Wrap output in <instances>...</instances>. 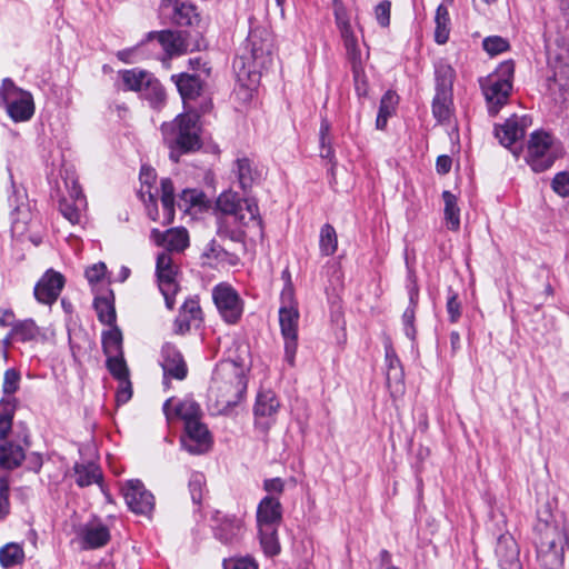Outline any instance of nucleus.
I'll list each match as a JSON object with an SVG mask.
<instances>
[{"instance_id": "obj_1", "label": "nucleus", "mask_w": 569, "mask_h": 569, "mask_svg": "<svg viewBox=\"0 0 569 569\" xmlns=\"http://www.w3.org/2000/svg\"><path fill=\"white\" fill-rule=\"evenodd\" d=\"M160 131L162 141L169 149V158L176 163L182 154L194 152L202 146L201 127L197 113H180L171 121L163 122Z\"/></svg>"}, {"instance_id": "obj_2", "label": "nucleus", "mask_w": 569, "mask_h": 569, "mask_svg": "<svg viewBox=\"0 0 569 569\" xmlns=\"http://www.w3.org/2000/svg\"><path fill=\"white\" fill-rule=\"evenodd\" d=\"M537 561L541 569H560L565 559L567 535L557 522L538 520L533 537Z\"/></svg>"}, {"instance_id": "obj_3", "label": "nucleus", "mask_w": 569, "mask_h": 569, "mask_svg": "<svg viewBox=\"0 0 569 569\" xmlns=\"http://www.w3.org/2000/svg\"><path fill=\"white\" fill-rule=\"evenodd\" d=\"M513 73L515 64L511 60H508L500 63L493 73L480 81L488 111L491 116H496L508 102L512 90Z\"/></svg>"}, {"instance_id": "obj_4", "label": "nucleus", "mask_w": 569, "mask_h": 569, "mask_svg": "<svg viewBox=\"0 0 569 569\" xmlns=\"http://www.w3.org/2000/svg\"><path fill=\"white\" fill-rule=\"evenodd\" d=\"M147 39H157L169 57L198 51L206 46L204 39L200 32L193 33L191 31H151L148 33Z\"/></svg>"}, {"instance_id": "obj_5", "label": "nucleus", "mask_w": 569, "mask_h": 569, "mask_svg": "<svg viewBox=\"0 0 569 569\" xmlns=\"http://www.w3.org/2000/svg\"><path fill=\"white\" fill-rule=\"evenodd\" d=\"M0 100L3 102L7 113L14 122L27 121L34 113L32 94L18 88L10 78L2 80Z\"/></svg>"}, {"instance_id": "obj_6", "label": "nucleus", "mask_w": 569, "mask_h": 569, "mask_svg": "<svg viewBox=\"0 0 569 569\" xmlns=\"http://www.w3.org/2000/svg\"><path fill=\"white\" fill-rule=\"evenodd\" d=\"M212 299L227 323L234 325L240 320L243 312V302L230 284H217L212 290Z\"/></svg>"}, {"instance_id": "obj_7", "label": "nucleus", "mask_w": 569, "mask_h": 569, "mask_svg": "<svg viewBox=\"0 0 569 569\" xmlns=\"http://www.w3.org/2000/svg\"><path fill=\"white\" fill-rule=\"evenodd\" d=\"M551 143L549 133L543 131L531 133L526 159L533 171L542 172L552 166L555 157L550 151Z\"/></svg>"}, {"instance_id": "obj_8", "label": "nucleus", "mask_w": 569, "mask_h": 569, "mask_svg": "<svg viewBox=\"0 0 569 569\" xmlns=\"http://www.w3.org/2000/svg\"><path fill=\"white\" fill-rule=\"evenodd\" d=\"M300 313L298 308H279V325L284 342V359L293 367L298 349V329Z\"/></svg>"}, {"instance_id": "obj_9", "label": "nucleus", "mask_w": 569, "mask_h": 569, "mask_svg": "<svg viewBox=\"0 0 569 569\" xmlns=\"http://www.w3.org/2000/svg\"><path fill=\"white\" fill-rule=\"evenodd\" d=\"M156 270L159 288L164 297L166 306L169 309H173L174 296L178 291V284L176 282L177 267L173 264L169 252H161L158 256Z\"/></svg>"}, {"instance_id": "obj_10", "label": "nucleus", "mask_w": 569, "mask_h": 569, "mask_svg": "<svg viewBox=\"0 0 569 569\" xmlns=\"http://www.w3.org/2000/svg\"><path fill=\"white\" fill-rule=\"evenodd\" d=\"M212 520L214 536L223 543L237 542L244 532V521L236 515L217 510L212 515Z\"/></svg>"}, {"instance_id": "obj_11", "label": "nucleus", "mask_w": 569, "mask_h": 569, "mask_svg": "<svg viewBox=\"0 0 569 569\" xmlns=\"http://www.w3.org/2000/svg\"><path fill=\"white\" fill-rule=\"evenodd\" d=\"M247 48L250 50L253 68H264L270 62L272 42L264 29H253L247 38Z\"/></svg>"}, {"instance_id": "obj_12", "label": "nucleus", "mask_w": 569, "mask_h": 569, "mask_svg": "<svg viewBox=\"0 0 569 569\" xmlns=\"http://www.w3.org/2000/svg\"><path fill=\"white\" fill-rule=\"evenodd\" d=\"M124 500L131 511L148 515L152 511L154 499L140 480H130L123 488Z\"/></svg>"}, {"instance_id": "obj_13", "label": "nucleus", "mask_w": 569, "mask_h": 569, "mask_svg": "<svg viewBox=\"0 0 569 569\" xmlns=\"http://www.w3.org/2000/svg\"><path fill=\"white\" fill-rule=\"evenodd\" d=\"M184 436L182 437L183 448L192 455H201L207 452L212 445L211 435L204 423L201 421L189 422L184 428Z\"/></svg>"}, {"instance_id": "obj_14", "label": "nucleus", "mask_w": 569, "mask_h": 569, "mask_svg": "<svg viewBox=\"0 0 569 569\" xmlns=\"http://www.w3.org/2000/svg\"><path fill=\"white\" fill-rule=\"evenodd\" d=\"M161 367L163 370L164 383L169 386L170 378L177 380L186 379L188 367L181 352L172 345H166L162 348Z\"/></svg>"}, {"instance_id": "obj_15", "label": "nucleus", "mask_w": 569, "mask_h": 569, "mask_svg": "<svg viewBox=\"0 0 569 569\" xmlns=\"http://www.w3.org/2000/svg\"><path fill=\"white\" fill-rule=\"evenodd\" d=\"M64 286V278L61 273L48 270L34 287L36 299L46 305L53 303Z\"/></svg>"}, {"instance_id": "obj_16", "label": "nucleus", "mask_w": 569, "mask_h": 569, "mask_svg": "<svg viewBox=\"0 0 569 569\" xmlns=\"http://www.w3.org/2000/svg\"><path fill=\"white\" fill-rule=\"evenodd\" d=\"M203 321L202 310L197 299H187L174 320V332L186 335L191 328H199Z\"/></svg>"}, {"instance_id": "obj_17", "label": "nucleus", "mask_w": 569, "mask_h": 569, "mask_svg": "<svg viewBox=\"0 0 569 569\" xmlns=\"http://www.w3.org/2000/svg\"><path fill=\"white\" fill-rule=\"evenodd\" d=\"M282 521V506L274 496H266L257 508L258 527L279 528Z\"/></svg>"}, {"instance_id": "obj_18", "label": "nucleus", "mask_w": 569, "mask_h": 569, "mask_svg": "<svg viewBox=\"0 0 569 569\" xmlns=\"http://www.w3.org/2000/svg\"><path fill=\"white\" fill-rule=\"evenodd\" d=\"M530 120L528 117L512 116L502 126L496 128V137L500 143L510 147L519 139H522Z\"/></svg>"}, {"instance_id": "obj_19", "label": "nucleus", "mask_w": 569, "mask_h": 569, "mask_svg": "<svg viewBox=\"0 0 569 569\" xmlns=\"http://www.w3.org/2000/svg\"><path fill=\"white\" fill-rule=\"evenodd\" d=\"M151 238L157 246L164 247L168 251L181 252L189 246V234L184 228H172L166 232L153 229Z\"/></svg>"}, {"instance_id": "obj_20", "label": "nucleus", "mask_w": 569, "mask_h": 569, "mask_svg": "<svg viewBox=\"0 0 569 569\" xmlns=\"http://www.w3.org/2000/svg\"><path fill=\"white\" fill-rule=\"evenodd\" d=\"M496 555L501 569H522L519 548L511 536L501 535L498 538Z\"/></svg>"}, {"instance_id": "obj_21", "label": "nucleus", "mask_w": 569, "mask_h": 569, "mask_svg": "<svg viewBox=\"0 0 569 569\" xmlns=\"http://www.w3.org/2000/svg\"><path fill=\"white\" fill-rule=\"evenodd\" d=\"M240 227L252 229L258 233H262V220L259 214V208L254 199H242V203L233 216Z\"/></svg>"}, {"instance_id": "obj_22", "label": "nucleus", "mask_w": 569, "mask_h": 569, "mask_svg": "<svg viewBox=\"0 0 569 569\" xmlns=\"http://www.w3.org/2000/svg\"><path fill=\"white\" fill-rule=\"evenodd\" d=\"M163 412L167 419L178 417L184 422V428L188 427L189 422H198L201 418L200 406L193 400H183L178 403L173 410H171V399H168L163 405Z\"/></svg>"}, {"instance_id": "obj_23", "label": "nucleus", "mask_w": 569, "mask_h": 569, "mask_svg": "<svg viewBox=\"0 0 569 569\" xmlns=\"http://www.w3.org/2000/svg\"><path fill=\"white\" fill-rule=\"evenodd\" d=\"M234 171L243 191L250 190L262 178V171L246 157L236 160Z\"/></svg>"}, {"instance_id": "obj_24", "label": "nucleus", "mask_w": 569, "mask_h": 569, "mask_svg": "<svg viewBox=\"0 0 569 569\" xmlns=\"http://www.w3.org/2000/svg\"><path fill=\"white\" fill-rule=\"evenodd\" d=\"M171 79L176 83L184 103L198 98L202 91V81L199 76L182 72L173 74Z\"/></svg>"}, {"instance_id": "obj_25", "label": "nucleus", "mask_w": 569, "mask_h": 569, "mask_svg": "<svg viewBox=\"0 0 569 569\" xmlns=\"http://www.w3.org/2000/svg\"><path fill=\"white\" fill-rule=\"evenodd\" d=\"M84 203V198L80 189L76 186L71 192V199L62 198L59 202V210L61 214L72 224H77L81 220V206Z\"/></svg>"}, {"instance_id": "obj_26", "label": "nucleus", "mask_w": 569, "mask_h": 569, "mask_svg": "<svg viewBox=\"0 0 569 569\" xmlns=\"http://www.w3.org/2000/svg\"><path fill=\"white\" fill-rule=\"evenodd\" d=\"M172 22L180 27H192L200 22V16L197 12V8L189 1L174 2Z\"/></svg>"}, {"instance_id": "obj_27", "label": "nucleus", "mask_w": 569, "mask_h": 569, "mask_svg": "<svg viewBox=\"0 0 569 569\" xmlns=\"http://www.w3.org/2000/svg\"><path fill=\"white\" fill-rule=\"evenodd\" d=\"M24 458V450L20 445L13 442L0 445V469H16L22 463Z\"/></svg>"}, {"instance_id": "obj_28", "label": "nucleus", "mask_w": 569, "mask_h": 569, "mask_svg": "<svg viewBox=\"0 0 569 569\" xmlns=\"http://www.w3.org/2000/svg\"><path fill=\"white\" fill-rule=\"evenodd\" d=\"M83 543L86 548L97 549L103 547L110 540V532L107 526L87 525L83 529Z\"/></svg>"}, {"instance_id": "obj_29", "label": "nucleus", "mask_w": 569, "mask_h": 569, "mask_svg": "<svg viewBox=\"0 0 569 569\" xmlns=\"http://www.w3.org/2000/svg\"><path fill=\"white\" fill-rule=\"evenodd\" d=\"M161 186V204L163 211V218L161 222L163 224H170L174 219V187L169 178H164L160 182Z\"/></svg>"}, {"instance_id": "obj_30", "label": "nucleus", "mask_w": 569, "mask_h": 569, "mask_svg": "<svg viewBox=\"0 0 569 569\" xmlns=\"http://www.w3.org/2000/svg\"><path fill=\"white\" fill-rule=\"evenodd\" d=\"M76 482L79 487H87L92 483H99L102 480L100 468L93 463H77L74 466Z\"/></svg>"}, {"instance_id": "obj_31", "label": "nucleus", "mask_w": 569, "mask_h": 569, "mask_svg": "<svg viewBox=\"0 0 569 569\" xmlns=\"http://www.w3.org/2000/svg\"><path fill=\"white\" fill-rule=\"evenodd\" d=\"M259 540L263 552L269 556H276L280 552V543L278 539V528L276 527H258Z\"/></svg>"}, {"instance_id": "obj_32", "label": "nucleus", "mask_w": 569, "mask_h": 569, "mask_svg": "<svg viewBox=\"0 0 569 569\" xmlns=\"http://www.w3.org/2000/svg\"><path fill=\"white\" fill-rule=\"evenodd\" d=\"M445 202V219L451 230H458L460 227V210L457 204V197L448 190L442 192Z\"/></svg>"}, {"instance_id": "obj_33", "label": "nucleus", "mask_w": 569, "mask_h": 569, "mask_svg": "<svg viewBox=\"0 0 569 569\" xmlns=\"http://www.w3.org/2000/svg\"><path fill=\"white\" fill-rule=\"evenodd\" d=\"M151 77V73L139 69L124 70L121 72V78L126 88L132 91L142 92Z\"/></svg>"}, {"instance_id": "obj_34", "label": "nucleus", "mask_w": 569, "mask_h": 569, "mask_svg": "<svg viewBox=\"0 0 569 569\" xmlns=\"http://www.w3.org/2000/svg\"><path fill=\"white\" fill-rule=\"evenodd\" d=\"M102 348L107 357L123 355L122 333L118 327H113L102 335Z\"/></svg>"}, {"instance_id": "obj_35", "label": "nucleus", "mask_w": 569, "mask_h": 569, "mask_svg": "<svg viewBox=\"0 0 569 569\" xmlns=\"http://www.w3.org/2000/svg\"><path fill=\"white\" fill-rule=\"evenodd\" d=\"M23 559V549L18 543L10 542L0 549V563L6 569L22 563Z\"/></svg>"}, {"instance_id": "obj_36", "label": "nucleus", "mask_w": 569, "mask_h": 569, "mask_svg": "<svg viewBox=\"0 0 569 569\" xmlns=\"http://www.w3.org/2000/svg\"><path fill=\"white\" fill-rule=\"evenodd\" d=\"M11 335H14L16 339L27 342L37 340L41 336V330L33 320L27 319L14 323Z\"/></svg>"}, {"instance_id": "obj_37", "label": "nucleus", "mask_w": 569, "mask_h": 569, "mask_svg": "<svg viewBox=\"0 0 569 569\" xmlns=\"http://www.w3.org/2000/svg\"><path fill=\"white\" fill-rule=\"evenodd\" d=\"M143 97L150 102L151 107L159 109L166 101V91L160 81L153 77L147 82L144 90L142 91Z\"/></svg>"}, {"instance_id": "obj_38", "label": "nucleus", "mask_w": 569, "mask_h": 569, "mask_svg": "<svg viewBox=\"0 0 569 569\" xmlns=\"http://www.w3.org/2000/svg\"><path fill=\"white\" fill-rule=\"evenodd\" d=\"M279 408V401L270 390L260 392L254 405L257 416L267 417L274 413Z\"/></svg>"}, {"instance_id": "obj_39", "label": "nucleus", "mask_w": 569, "mask_h": 569, "mask_svg": "<svg viewBox=\"0 0 569 569\" xmlns=\"http://www.w3.org/2000/svg\"><path fill=\"white\" fill-rule=\"evenodd\" d=\"M100 322L112 326L116 322L113 301L108 297H98L93 302Z\"/></svg>"}, {"instance_id": "obj_40", "label": "nucleus", "mask_w": 569, "mask_h": 569, "mask_svg": "<svg viewBox=\"0 0 569 569\" xmlns=\"http://www.w3.org/2000/svg\"><path fill=\"white\" fill-rule=\"evenodd\" d=\"M436 90L437 91H452V83L455 79L453 68L446 63L439 62L436 66Z\"/></svg>"}, {"instance_id": "obj_41", "label": "nucleus", "mask_w": 569, "mask_h": 569, "mask_svg": "<svg viewBox=\"0 0 569 569\" xmlns=\"http://www.w3.org/2000/svg\"><path fill=\"white\" fill-rule=\"evenodd\" d=\"M319 247L323 256H332L337 251L338 238L335 228L326 223L320 230Z\"/></svg>"}, {"instance_id": "obj_42", "label": "nucleus", "mask_w": 569, "mask_h": 569, "mask_svg": "<svg viewBox=\"0 0 569 569\" xmlns=\"http://www.w3.org/2000/svg\"><path fill=\"white\" fill-rule=\"evenodd\" d=\"M451 92L437 91L432 101L433 116L439 121H445L450 117Z\"/></svg>"}, {"instance_id": "obj_43", "label": "nucleus", "mask_w": 569, "mask_h": 569, "mask_svg": "<svg viewBox=\"0 0 569 569\" xmlns=\"http://www.w3.org/2000/svg\"><path fill=\"white\" fill-rule=\"evenodd\" d=\"M436 31H435V40L439 44H443L448 41L449 38V16L448 10L445 6L440 4L436 11Z\"/></svg>"}, {"instance_id": "obj_44", "label": "nucleus", "mask_w": 569, "mask_h": 569, "mask_svg": "<svg viewBox=\"0 0 569 569\" xmlns=\"http://www.w3.org/2000/svg\"><path fill=\"white\" fill-rule=\"evenodd\" d=\"M242 203V199L232 191L222 192L217 199V209L227 216L233 217Z\"/></svg>"}, {"instance_id": "obj_45", "label": "nucleus", "mask_w": 569, "mask_h": 569, "mask_svg": "<svg viewBox=\"0 0 569 569\" xmlns=\"http://www.w3.org/2000/svg\"><path fill=\"white\" fill-rule=\"evenodd\" d=\"M14 405L10 401H0V440L4 439L12 428Z\"/></svg>"}, {"instance_id": "obj_46", "label": "nucleus", "mask_w": 569, "mask_h": 569, "mask_svg": "<svg viewBox=\"0 0 569 569\" xmlns=\"http://www.w3.org/2000/svg\"><path fill=\"white\" fill-rule=\"evenodd\" d=\"M106 365L111 376L118 381L129 378V369L123 355L107 357Z\"/></svg>"}, {"instance_id": "obj_47", "label": "nucleus", "mask_w": 569, "mask_h": 569, "mask_svg": "<svg viewBox=\"0 0 569 569\" xmlns=\"http://www.w3.org/2000/svg\"><path fill=\"white\" fill-rule=\"evenodd\" d=\"M189 491L193 503L200 505L206 491V478L201 472H193L189 479Z\"/></svg>"}, {"instance_id": "obj_48", "label": "nucleus", "mask_w": 569, "mask_h": 569, "mask_svg": "<svg viewBox=\"0 0 569 569\" xmlns=\"http://www.w3.org/2000/svg\"><path fill=\"white\" fill-rule=\"evenodd\" d=\"M403 370L402 368H393L392 370H387L386 381L387 387L389 388L392 396L402 395L405 391L403 385Z\"/></svg>"}, {"instance_id": "obj_49", "label": "nucleus", "mask_w": 569, "mask_h": 569, "mask_svg": "<svg viewBox=\"0 0 569 569\" xmlns=\"http://www.w3.org/2000/svg\"><path fill=\"white\" fill-rule=\"evenodd\" d=\"M204 194L194 189L183 190L180 194V200L178 207L184 211H188L189 208L201 206L203 203Z\"/></svg>"}, {"instance_id": "obj_50", "label": "nucleus", "mask_w": 569, "mask_h": 569, "mask_svg": "<svg viewBox=\"0 0 569 569\" xmlns=\"http://www.w3.org/2000/svg\"><path fill=\"white\" fill-rule=\"evenodd\" d=\"M483 49L491 56L499 54L509 48V43L506 39L495 36L488 37L482 42Z\"/></svg>"}, {"instance_id": "obj_51", "label": "nucleus", "mask_w": 569, "mask_h": 569, "mask_svg": "<svg viewBox=\"0 0 569 569\" xmlns=\"http://www.w3.org/2000/svg\"><path fill=\"white\" fill-rule=\"evenodd\" d=\"M9 512V480L7 477L0 476V520L4 519Z\"/></svg>"}, {"instance_id": "obj_52", "label": "nucleus", "mask_w": 569, "mask_h": 569, "mask_svg": "<svg viewBox=\"0 0 569 569\" xmlns=\"http://www.w3.org/2000/svg\"><path fill=\"white\" fill-rule=\"evenodd\" d=\"M284 276L288 277V281H287V284L284 286L283 290L281 291V296H280L281 306H280V308H286V309H289L290 307L291 308H298L296 299H295V290H293V287L291 284V282H290V279H289V273L287 271H284L283 272V277Z\"/></svg>"}, {"instance_id": "obj_53", "label": "nucleus", "mask_w": 569, "mask_h": 569, "mask_svg": "<svg viewBox=\"0 0 569 569\" xmlns=\"http://www.w3.org/2000/svg\"><path fill=\"white\" fill-rule=\"evenodd\" d=\"M19 381L20 373L14 369H8L3 377V392L8 395L16 392L19 388Z\"/></svg>"}, {"instance_id": "obj_54", "label": "nucleus", "mask_w": 569, "mask_h": 569, "mask_svg": "<svg viewBox=\"0 0 569 569\" xmlns=\"http://www.w3.org/2000/svg\"><path fill=\"white\" fill-rule=\"evenodd\" d=\"M398 103V96L393 91H387L380 101L379 112L382 114L391 116Z\"/></svg>"}, {"instance_id": "obj_55", "label": "nucleus", "mask_w": 569, "mask_h": 569, "mask_svg": "<svg viewBox=\"0 0 569 569\" xmlns=\"http://www.w3.org/2000/svg\"><path fill=\"white\" fill-rule=\"evenodd\" d=\"M390 10L391 2L388 0H383L376 6L375 14L378 23L386 28L390 24Z\"/></svg>"}, {"instance_id": "obj_56", "label": "nucleus", "mask_w": 569, "mask_h": 569, "mask_svg": "<svg viewBox=\"0 0 569 569\" xmlns=\"http://www.w3.org/2000/svg\"><path fill=\"white\" fill-rule=\"evenodd\" d=\"M223 569H258L257 562L250 557L223 561Z\"/></svg>"}, {"instance_id": "obj_57", "label": "nucleus", "mask_w": 569, "mask_h": 569, "mask_svg": "<svg viewBox=\"0 0 569 569\" xmlns=\"http://www.w3.org/2000/svg\"><path fill=\"white\" fill-rule=\"evenodd\" d=\"M552 189L561 197L569 196V172H559L552 180Z\"/></svg>"}, {"instance_id": "obj_58", "label": "nucleus", "mask_w": 569, "mask_h": 569, "mask_svg": "<svg viewBox=\"0 0 569 569\" xmlns=\"http://www.w3.org/2000/svg\"><path fill=\"white\" fill-rule=\"evenodd\" d=\"M353 80L355 88L360 97H365L368 93V83L362 68L358 64H353Z\"/></svg>"}, {"instance_id": "obj_59", "label": "nucleus", "mask_w": 569, "mask_h": 569, "mask_svg": "<svg viewBox=\"0 0 569 569\" xmlns=\"http://www.w3.org/2000/svg\"><path fill=\"white\" fill-rule=\"evenodd\" d=\"M447 312L452 323L457 322L461 316V303L458 301L457 293L451 290L447 300Z\"/></svg>"}, {"instance_id": "obj_60", "label": "nucleus", "mask_w": 569, "mask_h": 569, "mask_svg": "<svg viewBox=\"0 0 569 569\" xmlns=\"http://www.w3.org/2000/svg\"><path fill=\"white\" fill-rule=\"evenodd\" d=\"M132 397V386L129 378L123 379L119 381V387L117 390V402L118 403H126L128 402Z\"/></svg>"}, {"instance_id": "obj_61", "label": "nucleus", "mask_w": 569, "mask_h": 569, "mask_svg": "<svg viewBox=\"0 0 569 569\" xmlns=\"http://www.w3.org/2000/svg\"><path fill=\"white\" fill-rule=\"evenodd\" d=\"M140 180L142 183L141 196L144 197V194H148V191H151V187L156 181V172L150 168L142 167Z\"/></svg>"}, {"instance_id": "obj_62", "label": "nucleus", "mask_w": 569, "mask_h": 569, "mask_svg": "<svg viewBox=\"0 0 569 569\" xmlns=\"http://www.w3.org/2000/svg\"><path fill=\"white\" fill-rule=\"evenodd\" d=\"M226 250L214 240L210 241L202 252V257L209 260L224 259Z\"/></svg>"}, {"instance_id": "obj_63", "label": "nucleus", "mask_w": 569, "mask_h": 569, "mask_svg": "<svg viewBox=\"0 0 569 569\" xmlns=\"http://www.w3.org/2000/svg\"><path fill=\"white\" fill-rule=\"evenodd\" d=\"M333 13L336 18L337 27L349 24V17L346 7L340 0H333Z\"/></svg>"}, {"instance_id": "obj_64", "label": "nucleus", "mask_w": 569, "mask_h": 569, "mask_svg": "<svg viewBox=\"0 0 569 569\" xmlns=\"http://www.w3.org/2000/svg\"><path fill=\"white\" fill-rule=\"evenodd\" d=\"M106 264L103 262L96 263L86 270V277L89 282H99L106 273Z\"/></svg>"}]
</instances>
